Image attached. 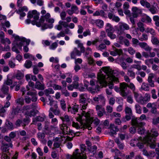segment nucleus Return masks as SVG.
<instances>
[{
	"label": "nucleus",
	"instance_id": "f257e3e1",
	"mask_svg": "<svg viewBox=\"0 0 159 159\" xmlns=\"http://www.w3.org/2000/svg\"><path fill=\"white\" fill-rule=\"evenodd\" d=\"M115 73L114 71L108 67H103L98 75V82L100 86L105 87L108 84L109 89H106V93L108 95L112 94L111 89L113 88V83L119 82L118 78L114 75Z\"/></svg>",
	"mask_w": 159,
	"mask_h": 159
},
{
	"label": "nucleus",
	"instance_id": "f03ea898",
	"mask_svg": "<svg viewBox=\"0 0 159 159\" xmlns=\"http://www.w3.org/2000/svg\"><path fill=\"white\" fill-rule=\"evenodd\" d=\"M146 134V136L143 139V141L142 138L141 137H139V141L137 146L139 148H143V144L142 142H143L146 143L147 146L151 148H154L156 147V137L159 135L158 133L155 129H153L150 131H148Z\"/></svg>",
	"mask_w": 159,
	"mask_h": 159
},
{
	"label": "nucleus",
	"instance_id": "7ed1b4c3",
	"mask_svg": "<svg viewBox=\"0 0 159 159\" xmlns=\"http://www.w3.org/2000/svg\"><path fill=\"white\" fill-rule=\"evenodd\" d=\"M50 15L49 13H47L44 16L41 17L39 21L36 22L35 21H32L31 23L33 25H36L38 27L42 26V29L44 30L48 28H52L53 25L52 24L54 22V19L50 18Z\"/></svg>",
	"mask_w": 159,
	"mask_h": 159
},
{
	"label": "nucleus",
	"instance_id": "20e7f679",
	"mask_svg": "<svg viewBox=\"0 0 159 159\" xmlns=\"http://www.w3.org/2000/svg\"><path fill=\"white\" fill-rule=\"evenodd\" d=\"M82 116H79V119L78 121H79L82 126V127L88 128L89 130H91L92 127L90 126V123H91L90 120V113L89 111L86 112L85 111H82L81 113Z\"/></svg>",
	"mask_w": 159,
	"mask_h": 159
},
{
	"label": "nucleus",
	"instance_id": "39448f33",
	"mask_svg": "<svg viewBox=\"0 0 159 159\" xmlns=\"http://www.w3.org/2000/svg\"><path fill=\"white\" fill-rule=\"evenodd\" d=\"M81 152H79V150L76 149L73 153L72 155H71L69 157V159H86L87 157L84 154V151L86 148V147L84 144L80 145Z\"/></svg>",
	"mask_w": 159,
	"mask_h": 159
},
{
	"label": "nucleus",
	"instance_id": "423d86ee",
	"mask_svg": "<svg viewBox=\"0 0 159 159\" xmlns=\"http://www.w3.org/2000/svg\"><path fill=\"white\" fill-rule=\"evenodd\" d=\"M38 106L35 103L31 104L24 106L22 108L23 111H25V115L31 117L35 115V109H37Z\"/></svg>",
	"mask_w": 159,
	"mask_h": 159
},
{
	"label": "nucleus",
	"instance_id": "0eeeda50",
	"mask_svg": "<svg viewBox=\"0 0 159 159\" xmlns=\"http://www.w3.org/2000/svg\"><path fill=\"white\" fill-rule=\"evenodd\" d=\"M60 129L61 130V132L60 131V134L61 132L62 134L63 135H60V142L61 141L62 142L63 141V143H64L66 140L71 141L73 139V137H70L66 135L68 133V128L66 124L64 123L62 124L61 127H60Z\"/></svg>",
	"mask_w": 159,
	"mask_h": 159
},
{
	"label": "nucleus",
	"instance_id": "6e6552de",
	"mask_svg": "<svg viewBox=\"0 0 159 159\" xmlns=\"http://www.w3.org/2000/svg\"><path fill=\"white\" fill-rule=\"evenodd\" d=\"M146 116L145 114H142L139 117L134 118L132 119L131 123L134 126H143L145 123L142 120L146 119Z\"/></svg>",
	"mask_w": 159,
	"mask_h": 159
},
{
	"label": "nucleus",
	"instance_id": "1a4fd4ad",
	"mask_svg": "<svg viewBox=\"0 0 159 159\" xmlns=\"http://www.w3.org/2000/svg\"><path fill=\"white\" fill-rule=\"evenodd\" d=\"M128 84L125 83H120L119 89L121 95L123 97H126L130 93L127 89Z\"/></svg>",
	"mask_w": 159,
	"mask_h": 159
},
{
	"label": "nucleus",
	"instance_id": "9d476101",
	"mask_svg": "<svg viewBox=\"0 0 159 159\" xmlns=\"http://www.w3.org/2000/svg\"><path fill=\"white\" fill-rule=\"evenodd\" d=\"M130 29V27L127 24L120 22L118 24V26L116 29L117 34L121 35L124 33V31L125 30H128Z\"/></svg>",
	"mask_w": 159,
	"mask_h": 159
},
{
	"label": "nucleus",
	"instance_id": "9b49d317",
	"mask_svg": "<svg viewBox=\"0 0 159 159\" xmlns=\"http://www.w3.org/2000/svg\"><path fill=\"white\" fill-rule=\"evenodd\" d=\"M104 106L102 104H97L95 106V109L97 115L100 117L102 116L103 114L106 112L105 109L103 107Z\"/></svg>",
	"mask_w": 159,
	"mask_h": 159
},
{
	"label": "nucleus",
	"instance_id": "f8f14e48",
	"mask_svg": "<svg viewBox=\"0 0 159 159\" xmlns=\"http://www.w3.org/2000/svg\"><path fill=\"white\" fill-rule=\"evenodd\" d=\"M93 100L94 102H100L101 104L105 105L106 99L104 95L102 94L94 97L93 98Z\"/></svg>",
	"mask_w": 159,
	"mask_h": 159
},
{
	"label": "nucleus",
	"instance_id": "ddd939ff",
	"mask_svg": "<svg viewBox=\"0 0 159 159\" xmlns=\"http://www.w3.org/2000/svg\"><path fill=\"white\" fill-rule=\"evenodd\" d=\"M39 13L37 11L34 10L32 11H29L28 14V17L29 18H33L34 20L33 21L37 20L39 18Z\"/></svg>",
	"mask_w": 159,
	"mask_h": 159
},
{
	"label": "nucleus",
	"instance_id": "4468645a",
	"mask_svg": "<svg viewBox=\"0 0 159 159\" xmlns=\"http://www.w3.org/2000/svg\"><path fill=\"white\" fill-rule=\"evenodd\" d=\"M125 111L126 114L124 119H126V121H128L130 120L131 116L132 115V111L131 109L128 106H125Z\"/></svg>",
	"mask_w": 159,
	"mask_h": 159
},
{
	"label": "nucleus",
	"instance_id": "2eb2a0df",
	"mask_svg": "<svg viewBox=\"0 0 159 159\" xmlns=\"http://www.w3.org/2000/svg\"><path fill=\"white\" fill-rule=\"evenodd\" d=\"M90 23L93 25H96L97 26L100 28H102L104 25L103 21L99 19L96 20L91 19Z\"/></svg>",
	"mask_w": 159,
	"mask_h": 159
},
{
	"label": "nucleus",
	"instance_id": "dca6fc26",
	"mask_svg": "<svg viewBox=\"0 0 159 159\" xmlns=\"http://www.w3.org/2000/svg\"><path fill=\"white\" fill-rule=\"evenodd\" d=\"M25 39L24 38H20L18 36H16L15 37L14 43L16 44L17 46L21 48L23 45V43L25 42Z\"/></svg>",
	"mask_w": 159,
	"mask_h": 159
},
{
	"label": "nucleus",
	"instance_id": "f3484780",
	"mask_svg": "<svg viewBox=\"0 0 159 159\" xmlns=\"http://www.w3.org/2000/svg\"><path fill=\"white\" fill-rule=\"evenodd\" d=\"M132 16L135 18H137L142 12L141 10L136 7H133L132 8Z\"/></svg>",
	"mask_w": 159,
	"mask_h": 159
},
{
	"label": "nucleus",
	"instance_id": "a211bd4d",
	"mask_svg": "<svg viewBox=\"0 0 159 159\" xmlns=\"http://www.w3.org/2000/svg\"><path fill=\"white\" fill-rule=\"evenodd\" d=\"M9 87L6 85H3L1 88L0 91V97L3 98L5 95L8 94L9 91Z\"/></svg>",
	"mask_w": 159,
	"mask_h": 159
},
{
	"label": "nucleus",
	"instance_id": "6ab92c4d",
	"mask_svg": "<svg viewBox=\"0 0 159 159\" xmlns=\"http://www.w3.org/2000/svg\"><path fill=\"white\" fill-rule=\"evenodd\" d=\"M67 12L70 15H72L74 13L77 14L79 12V9L76 6L72 5L70 9L68 10Z\"/></svg>",
	"mask_w": 159,
	"mask_h": 159
},
{
	"label": "nucleus",
	"instance_id": "aec40b11",
	"mask_svg": "<svg viewBox=\"0 0 159 159\" xmlns=\"http://www.w3.org/2000/svg\"><path fill=\"white\" fill-rule=\"evenodd\" d=\"M155 76V74L153 73H150L148 75L147 81L149 86L151 87H153L155 86L154 81L152 80Z\"/></svg>",
	"mask_w": 159,
	"mask_h": 159
},
{
	"label": "nucleus",
	"instance_id": "412c9836",
	"mask_svg": "<svg viewBox=\"0 0 159 159\" xmlns=\"http://www.w3.org/2000/svg\"><path fill=\"white\" fill-rule=\"evenodd\" d=\"M12 144H7V143H2L1 147V149L3 152L7 153L9 150V148H12Z\"/></svg>",
	"mask_w": 159,
	"mask_h": 159
},
{
	"label": "nucleus",
	"instance_id": "4be33fe9",
	"mask_svg": "<svg viewBox=\"0 0 159 159\" xmlns=\"http://www.w3.org/2000/svg\"><path fill=\"white\" fill-rule=\"evenodd\" d=\"M96 83L97 84L95 88L92 87H89L87 88L88 90L91 93H94L99 91L100 86L98 84H99L98 82V80L96 81Z\"/></svg>",
	"mask_w": 159,
	"mask_h": 159
},
{
	"label": "nucleus",
	"instance_id": "5701e85b",
	"mask_svg": "<svg viewBox=\"0 0 159 159\" xmlns=\"http://www.w3.org/2000/svg\"><path fill=\"white\" fill-rule=\"evenodd\" d=\"M108 16L109 18L111 19L112 21L116 22H118L120 21V18L117 16H116L113 14L109 12L108 13Z\"/></svg>",
	"mask_w": 159,
	"mask_h": 159
},
{
	"label": "nucleus",
	"instance_id": "b1692460",
	"mask_svg": "<svg viewBox=\"0 0 159 159\" xmlns=\"http://www.w3.org/2000/svg\"><path fill=\"white\" fill-rule=\"evenodd\" d=\"M81 52L76 48H75L73 51L71 53V58L75 59L76 56H80L81 55Z\"/></svg>",
	"mask_w": 159,
	"mask_h": 159
},
{
	"label": "nucleus",
	"instance_id": "393cba45",
	"mask_svg": "<svg viewBox=\"0 0 159 159\" xmlns=\"http://www.w3.org/2000/svg\"><path fill=\"white\" fill-rule=\"evenodd\" d=\"M68 111H70L72 113L75 114L76 112H78L79 109V106L78 105H74L72 108L70 106H69L68 108Z\"/></svg>",
	"mask_w": 159,
	"mask_h": 159
},
{
	"label": "nucleus",
	"instance_id": "a878e982",
	"mask_svg": "<svg viewBox=\"0 0 159 159\" xmlns=\"http://www.w3.org/2000/svg\"><path fill=\"white\" fill-rule=\"evenodd\" d=\"M21 111L20 108L18 106L15 107H13L11 112V115L14 116L15 115H17Z\"/></svg>",
	"mask_w": 159,
	"mask_h": 159
},
{
	"label": "nucleus",
	"instance_id": "bb28decb",
	"mask_svg": "<svg viewBox=\"0 0 159 159\" xmlns=\"http://www.w3.org/2000/svg\"><path fill=\"white\" fill-rule=\"evenodd\" d=\"M138 44L141 48L144 49L146 51H150L151 49V48L146 43L140 42Z\"/></svg>",
	"mask_w": 159,
	"mask_h": 159
},
{
	"label": "nucleus",
	"instance_id": "cd10ccee",
	"mask_svg": "<svg viewBox=\"0 0 159 159\" xmlns=\"http://www.w3.org/2000/svg\"><path fill=\"white\" fill-rule=\"evenodd\" d=\"M106 31L107 33L109 32H114L115 30L111 24L109 23H107L106 24Z\"/></svg>",
	"mask_w": 159,
	"mask_h": 159
},
{
	"label": "nucleus",
	"instance_id": "c85d7f7f",
	"mask_svg": "<svg viewBox=\"0 0 159 159\" xmlns=\"http://www.w3.org/2000/svg\"><path fill=\"white\" fill-rule=\"evenodd\" d=\"M88 98L87 95L86 93H82L80 95V99L79 102L80 103H85L86 99Z\"/></svg>",
	"mask_w": 159,
	"mask_h": 159
},
{
	"label": "nucleus",
	"instance_id": "c756f323",
	"mask_svg": "<svg viewBox=\"0 0 159 159\" xmlns=\"http://www.w3.org/2000/svg\"><path fill=\"white\" fill-rule=\"evenodd\" d=\"M24 77V74L20 71H18L17 73L13 76L14 78H15L18 80L22 79Z\"/></svg>",
	"mask_w": 159,
	"mask_h": 159
},
{
	"label": "nucleus",
	"instance_id": "7c9ffc66",
	"mask_svg": "<svg viewBox=\"0 0 159 159\" xmlns=\"http://www.w3.org/2000/svg\"><path fill=\"white\" fill-rule=\"evenodd\" d=\"M35 87V88L40 90H43L44 89L43 84L39 81H36Z\"/></svg>",
	"mask_w": 159,
	"mask_h": 159
},
{
	"label": "nucleus",
	"instance_id": "2f4dec72",
	"mask_svg": "<svg viewBox=\"0 0 159 159\" xmlns=\"http://www.w3.org/2000/svg\"><path fill=\"white\" fill-rule=\"evenodd\" d=\"M75 43L76 44H78V47L80 48V51L81 52H84L85 51V48L83 46V43H81L79 40H75Z\"/></svg>",
	"mask_w": 159,
	"mask_h": 159
},
{
	"label": "nucleus",
	"instance_id": "473e14b6",
	"mask_svg": "<svg viewBox=\"0 0 159 159\" xmlns=\"http://www.w3.org/2000/svg\"><path fill=\"white\" fill-rule=\"evenodd\" d=\"M75 43L76 44H78V47L80 48V51L81 52H84L85 51V48L83 46V43H81L79 40H75Z\"/></svg>",
	"mask_w": 159,
	"mask_h": 159
},
{
	"label": "nucleus",
	"instance_id": "72a5a7b5",
	"mask_svg": "<svg viewBox=\"0 0 159 159\" xmlns=\"http://www.w3.org/2000/svg\"><path fill=\"white\" fill-rule=\"evenodd\" d=\"M93 16H100L102 17H105V13L104 11L102 10H101L100 11H97L95 13H93Z\"/></svg>",
	"mask_w": 159,
	"mask_h": 159
},
{
	"label": "nucleus",
	"instance_id": "f704fd0d",
	"mask_svg": "<svg viewBox=\"0 0 159 159\" xmlns=\"http://www.w3.org/2000/svg\"><path fill=\"white\" fill-rule=\"evenodd\" d=\"M149 84L143 83L142 84L141 89L143 90L146 91H148L150 90V88L149 86Z\"/></svg>",
	"mask_w": 159,
	"mask_h": 159
},
{
	"label": "nucleus",
	"instance_id": "c9c22d12",
	"mask_svg": "<svg viewBox=\"0 0 159 159\" xmlns=\"http://www.w3.org/2000/svg\"><path fill=\"white\" fill-rule=\"evenodd\" d=\"M15 102L17 106L19 105L22 106L24 104V99L23 98H20L16 99Z\"/></svg>",
	"mask_w": 159,
	"mask_h": 159
},
{
	"label": "nucleus",
	"instance_id": "e433bc0d",
	"mask_svg": "<svg viewBox=\"0 0 159 159\" xmlns=\"http://www.w3.org/2000/svg\"><path fill=\"white\" fill-rule=\"evenodd\" d=\"M142 22L146 23H151L152 21L151 19L148 16H144L141 19Z\"/></svg>",
	"mask_w": 159,
	"mask_h": 159
},
{
	"label": "nucleus",
	"instance_id": "4c0bfd02",
	"mask_svg": "<svg viewBox=\"0 0 159 159\" xmlns=\"http://www.w3.org/2000/svg\"><path fill=\"white\" fill-rule=\"evenodd\" d=\"M150 97L151 96L150 94L147 93L145 94L144 96L143 97L144 104L150 100Z\"/></svg>",
	"mask_w": 159,
	"mask_h": 159
},
{
	"label": "nucleus",
	"instance_id": "58836bf2",
	"mask_svg": "<svg viewBox=\"0 0 159 159\" xmlns=\"http://www.w3.org/2000/svg\"><path fill=\"white\" fill-rule=\"evenodd\" d=\"M110 126L111 127L110 132L111 134H116V131H117L118 129L113 124H111Z\"/></svg>",
	"mask_w": 159,
	"mask_h": 159
},
{
	"label": "nucleus",
	"instance_id": "ea45409f",
	"mask_svg": "<svg viewBox=\"0 0 159 159\" xmlns=\"http://www.w3.org/2000/svg\"><path fill=\"white\" fill-rule=\"evenodd\" d=\"M131 67L128 70L127 74L130 77L133 78H135V73L133 70H131Z\"/></svg>",
	"mask_w": 159,
	"mask_h": 159
},
{
	"label": "nucleus",
	"instance_id": "a19ab883",
	"mask_svg": "<svg viewBox=\"0 0 159 159\" xmlns=\"http://www.w3.org/2000/svg\"><path fill=\"white\" fill-rule=\"evenodd\" d=\"M45 116L42 117L41 116H36L35 118L33 120V122H34L37 121H43L44 120Z\"/></svg>",
	"mask_w": 159,
	"mask_h": 159
},
{
	"label": "nucleus",
	"instance_id": "79ce46f5",
	"mask_svg": "<svg viewBox=\"0 0 159 159\" xmlns=\"http://www.w3.org/2000/svg\"><path fill=\"white\" fill-rule=\"evenodd\" d=\"M115 142L117 144L119 148L120 149H122L124 147V144L123 143H122L120 142L119 139H116L115 140Z\"/></svg>",
	"mask_w": 159,
	"mask_h": 159
},
{
	"label": "nucleus",
	"instance_id": "37998d69",
	"mask_svg": "<svg viewBox=\"0 0 159 159\" xmlns=\"http://www.w3.org/2000/svg\"><path fill=\"white\" fill-rule=\"evenodd\" d=\"M137 25L141 32H143L144 31L145 28L144 27V24L143 23L139 22L137 23Z\"/></svg>",
	"mask_w": 159,
	"mask_h": 159
},
{
	"label": "nucleus",
	"instance_id": "c03bdc74",
	"mask_svg": "<svg viewBox=\"0 0 159 159\" xmlns=\"http://www.w3.org/2000/svg\"><path fill=\"white\" fill-rule=\"evenodd\" d=\"M153 20L155 22V24L157 27H159V16H155L153 17Z\"/></svg>",
	"mask_w": 159,
	"mask_h": 159
},
{
	"label": "nucleus",
	"instance_id": "a18cd8bd",
	"mask_svg": "<svg viewBox=\"0 0 159 159\" xmlns=\"http://www.w3.org/2000/svg\"><path fill=\"white\" fill-rule=\"evenodd\" d=\"M139 39L141 41H146L148 39V36L146 34H143L141 37H139Z\"/></svg>",
	"mask_w": 159,
	"mask_h": 159
},
{
	"label": "nucleus",
	"instance_id": "49530a36",
	"mask_svg": "<svg viewBox=\"0 0 159 159\" xmlns=\"http://www.w3.org/2000/svg\"><path fill=\"white\" fill-rule=\"evenodd\" d=\"M145 32L147 33H149L152 35H155L156 34V32L152 28H148L146 29Z\"/></svg>",
	"mask_w": 159,
	"mask_h": 159
},
{
	"label": "nucleus",
	"instance_id": "de8ad7c7",
	"mask_svg": "<svg viewBox=\"0 0 159 159\" xmlns=\"http://www.w3.org/2000/svg\"><path fill=\"white\" fill-rule=\"evenodd\" d=\"M149 10L152 14L157 13L158 12V11L157 8L153 6L150 7L149 9Z\"/></svg>",
	"mask_w": 159,
	"mask_h": 159
},
{
	"label": "nucleus",
	"instance_id": "09e8293b",
	"mask_svg": "<svg viewBox=\"0 0 159 159\" xmlns=\"http://www.w3.org/2000/svg\"><path fill=\"white\" fill-rule=\"evenodd\" d=\"M45 94L46 96H48L50 94H53L54 93V91L51 88H49L48 89L44 90Z\"/></svg>",
	"mask_w": 159,
	"mask_h": 159
},
{
	"label": "nucleus",
	"instance_id": "8fccbe9b",
	"mask_svg": "<svg viewBox=\"0 0 159 159\" xmlns=\"http://www.w3.org/2000/svg\"><path fill=\"white\" fill-rule=\"evenodd\" d=\"M106 46L104 43H101L98 46L96 47V48L99 50L102 51V50L106 48Z\"/></svg>",
	"mask_w": 159,
	"mask_h": 159
},
{
	"label": "nucleus",
	"instance_id": "3c124183",
	"mask_svg": "<svg viewBox=\"0 0 159 159\" xmlns=\"http://www.w3.org/2000/svg\"><path fill=\"white\" fill-rule=\"evenodd\" d=\"M60 106L61 109L64 111L66 110V102L64 100L60 101Z\"/></svg>",
	"mask_w": 159,
	"mask_h": 159
},
{
	"label": "nucleus",
	"instance_id": "603ef678",
	"mask_svg": "<svg viewBox=\"0 0 159 159\" xmlns=\"http://www.w3.org/2000/svg\"><path fill=\"white\" fill-rule=\"evenodd\" d=\"M135 107L136 112L139 114H140L142 113V108L138 104L135 105Z\"/></svg>",
	"mask_w": 159,
	"mask_h": 159
},
{
	"label": "nucleus",
	"instance_id": "864d4df0",
	"mask_svg": "<svg viewBox=\"0 0 159 159\" xmlns=\"http://www.w3.org/2000/svg\"><path fill=\"white\" fill-rule=\"evenodd\" d=\"M32 65V62L30 60H26L24 64L25 66L27 68H30Z\"/></svg>",
	"mask_w": 159,
	"mask_h": 159
},
{
	"label": "nucleus",
	"instance_id": "5fc2aeb1",
	"mask_svg": "<svg viewBox=\"0 0 159 159\" xmlns=\"http://www.w3.org/2000/svg\"><path fill=\"white\" fill-rule=\"evenodd\" d=\"M145 63L147 66L149 67L150 64H153V59H149L146 60L145 61Z\"/></svg>",
	"mask_w": 159,
	"mask_h": 159
},
{
	"label": "nucleus",
	"instance_id": "6e6d98bb",
	"mask_svg": "<svg viewBox=\"0 0 159 159\" xmlns=\"http://www.w3.org/2000/svg\"><path fill=\"white\" fill-rule=\"evenodd\" d=\"M138 141L139 139L137 138L132 139L130 141V144L131 146L134 147L135 144L137 145Z\"/></svg>",
	"mask_w": 159,
	"mask_h": 159
},
{
	"label": "nucleus",
	"instance_id": "4d7b16f0",
	"mask_svg": "<svg viewBox=\"0 0 159 159\" xmlns=\"http://www.w3.org/2000/svg\"><path fill=\"white\" fill-rule=\"evenodd\" d=\"M107 37V36L105 32L104 31H101L99 36L100 39L102 41L104 39Z\"/></svg>",
	"mask_w": 159,
	"mask_h": 159
},
{
	"label": "nucleus",
	"instance_id": "13d9d810",
	"mask_svg": "<svg viewBox=\"0 0 159 159\" xmlns=\"http://www.w3.org/2000/svg\"><path fill=\"white\" fill-rule=\"evenodd\" d=\"M1 42L3 44H6L7 43L8 44H10L11 43V41L9 39L7 38H4L2 39V38Z\"/></svg>",
	"mask_w": 159,
	"mask_h": 159
},
{
	"label": "nucleus",
	"instance_id": "bf43d9fd",
	"mask_svg": "<svg viewBox=\"0 0 159 159\" xmlns=\"http://www.w3.org/2000/svg\"><path fill=\"white\" fill-rule=\"evenodd\" d=\"M131 68H135L138 70H141V66L140 64H133L131 66Z\"/></svg>",
	"mask_w": 159,
	"mask_h": 159
},
{
	"label": "nucleus",
	"instance_id": "052dcab7",
	"mask_svg": "<svg viewBox=\"0 0 159 159\" xmlns=\"http://www.w3.org/2000/svg\"><path fill=\"white\" fill-rule=\"evenodd\" d=\"M60 119H61L63 122H67L69 121L70 120L69 116L67 115H64L61 117H60Z\"/></svg>",
	"mask_w": 159,
	"mask_h": 159
},
{
	"label": "nucleus",
	"instance_id": "680f3d73",
	"mask_svg": "<svg viewBox=\"0 0 159 159\" xmlns=\"http://www.w3.org/2000/svg\"><path fill=\"white\" fill-rule=\"evenodd\" d=\"M136 127L139 128L138 129V132L140 134H143L145 132L144 129L143 127V126H135Z\"/></svg>",
	"mask_w": 159,
	"mask_h": 159
},
{
	"label": "nucleus",
	"instance_id": "e2e57ef3",
	"mask_svg": "<svg viewBox=\"0 0 159 159\" xmlns=\"http://www.w3.org/2000/svg\"><path fill=\"white\" fill-rule=\"evenodd\" d=\"M4 139L8 143L7 144H12V141L11 139L7 135L5 136L4 138Z\"/></svg>",
	"mask_w": 159,
	"mask_h": 159
},
{
	"label": "nucleus",
	"instance_id": "0e129e2a",
	"mask_svg": "<svg viewBox=\"0 0 159 159\" xmlns=\"http://www.w3.org/2000/svg\"><path fill=\"white\" fill-rule=\"evenodd\" d=\"M29 123V121L27 119H24L22 121H21V125L22 126L25 127L28 125Z\"/></svg>",
	"mask_w": 159,
	"mask_h": 159
},
{
	"label": "nucleus",
	"instance_id": "69168bd1",
	"mask_svg": "<svg viewBox=\"0 0 159 159\" xmlns=\"http://www.w3.org/2000/svg\"><path fill=\"white\" fill-rule=\"evenodd\" d=\"M87 60L88 63L89 64L93 65H95L94 60L93 58L90 57H87Z\"/></svg>",
	"mask_w": 159,
	"mask_h": 159
},
{
	"label": "nucleus",
	"instance_id": "338daca9",
	"mask_svg": "<svg viewBox=\"0 0 159 159\" xmlns=\"http://www.w3.org/2000/svg\"><path fill=\"white\" fill-rule=\"evenodd\" d=\"M127 51L131 55H134L135 53V51L131 47H129L127 49Z\"/></svg>",
	"mask_w": 159,
	"mask_h": 159
},
{
	"label": "nucleus",
	"instance_id": "774afa93",
	"mask_svg": "<svg viewBox=\"0 0 159 159\" xmlns=\"http://www.w3.org/2000/svg\"><path fill=\"white\" fill-rule=\"evenodd\" d=\"M134 156V153L132 152L129 153V155H126L125 156L126 159H132Z\"/></svg>",
	"mask_w": 159,
	"mask_h": 159
}]
</instances>
